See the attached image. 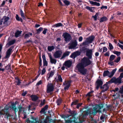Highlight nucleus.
Listing matches in <instances>:
<instances>
[{
	"label": "nucleus",
	"instance_id": "nucleus-32",
	"mask_svg": "<svg viewBox=\"0 0 123 123\" xmlns=\"http://www.w3.org/2000/svg\"><path fill=\"white\" fill-rule=\"evenodd\" d=\"M121 82V78H116L115 84H117V83L120 84Z\"/></svg>",
	"mask_w": 123,
	"mask_h": 123
},
{
	"label": "nucleus",
	"instance_id": "nucleus-62",
	"mask_svg": "<svg viewBox=\"0 0 123 123\" xmlns=\"http://www.w3.org/2000/svg\"><path fill=\"white\" fill-rule=\"evenodd\" d=\"M54 71H51L49 74V75L52 77L54 75Z\"/></svg>",
	"mask_w": 123,
	"mask_h": 123
},
{
	"label": "nucleus",
	"instance_id": "nucleus-35",
	"mask_svg": "<svg viewBox=\"0 0 123 123\" xmlns=\"http://www.w3.org/2000/svg\"><path fill=\"white\" fill-rule=\"evenodd\" d=\"M55 48V47L53 46H48V50L50 51H51L54 50Z\"/></svg>",
	"mask_w": 123,
	"mask_h": 123
},
{
	"label": "nucleus",
	"instance_id": "nucleus-20",
	"mask_svg": "<svg viewBox=\"0 0 123 123\" xmlns=\"http://www.w3.org/2000/svg\"><path fill=\"white\" fill-rule=\"evenodd\" d=\"M90 3L92 5H94L97 6H99L100 4L99 3H97L95 1H92L89 0Z\"/></svg>",
	"mask_w": 123,
	"mask_h": 123
},
{
	"label": "nucleus",
	"instance_id": "nucleus-18",
	"mask_svg": "<svg viewBox=\"0 0 123 123\" xmlns=\"http://www.w3.org/2000/svg\"><path fill=\"white\" fill-rule=\"evenodd\" d=\"M95 7H90L89 6H86L85 7V8L86 9L90 11L91 12H93L94 10V9L95 8Z\"/></svg>",
	"mask_w": 123,
	"mask_h": 123
},
{
	"label": "nucleus",
	"instance_id": "nucleus-59",
	"mask_svg": "<svg viewBox=\"0 0 123 123\" xmlns=\"http://www.w3.org/2000/svg\"><path fill=\"white\" fill-rule=\"evenodd\" d=\"M74 52L75 54L76 57L80 55V52L78 51H76Z\"/></svg>",
	"mask_w": 123,
	"mask_h": 123
},
{
	"label": "nucleus",
	"instance_id": "nucleus-7",
	"mask_svg": "<svg viewBox=\"0 0 123 123\" xmlns=\"http://www.w3.org/2000/svg\"><path fill=\"white\" fill-rule=\"evenodd\" d=\"M51 117L49 116H47L44 120L41 119L40 122L41 123H50L53 121L51 118Z\"/></svg>",
	"mask_w": 123,
	"mask_h": 123
},
{
	"label": "nucleus",
	"instance_id": "nucleus-6",
	"mask_svg": "<svg viewBox=\"0 0 123 123\" xmlns=\"http://www.w3.org/2000/svg\"><path fill=\"white\" fill-rule=\"evenodd\" d=\"M65 38V41L67 42L70 41L72 38L71 35L69 33L65 32L63 33L62 36Z\"/></svg>",
	"mask_w": 123,
	"mask_h": 123
},
{
	"label": "nucleus",
	"instance_id": "nucleus-56",
	"mask_svg": "<svg viewBox=\"0 0 123 123\" xmlns=\"http://www.w3.org/2000/svg\"><path fill=\"white\" fill-rule=\"evenodd\" d=\"M62 118L64 119L65 120L68 117L66 116L65 115H64L63 114H62L60 116Z\"/></svg>",
	"mask_w": 123,
	"mask_h": 123
},
{
	"label": "nucleus",
	"instance_id": "nucleus-24",
	"mask_svg": "<svg viewBox=\"0 0 123 123\" xmlns=\"http://www.w3.org/2000/svg\"><path fill=\"white\" fill-rule=\"evenodd\" d=\"M32 119H33L32 122L34 123H41L40 122V120H41V119H39L38 120H37V119L34 117H33L32 118Z\"/></svg>",
	"mask_w": 123,
	"mask_h": 123
},
{
	"label": "nucleus",
	"instance_id": "nucleus-25",
	"mask_svg": "<svg viewBox=\"0 0 123 123\" xmlns=\"http://www.w3.org/2000/svg\"><path fill=\"white\" fill-rule=\"evenodd\" d=\"M48 105H46L40 111V113H44L45 111L48 109Z\"/></svg>",
	"mask_w": 123,
	"mask_h": 123
},
{
	"label": "nucleus",
	"instance_id": "nucleus-8",
	"mask_svg": "<svg viewBox=\"0 0 123 123\" xmlns=\"http://www.w3.org/2000/svg\"><path fill=\"white\" fill-rule=\"evenodd\" d=\"M86 55L88 58L90 59H92L93 55L92 49H88V50L86 51Z\"/></svg>",
	"mask_w": 123,
	"mask_h": 123
},
{
	"label": "nucleus",
	"instance_id": "nucleus-34",
	"mask_svg": "<svg viewBox=\"0 0 123 123\" xmlns=\"http://www.w3.org/2000/svg\"><path fill=\"white\" fill-rule=\"evenodd\" d=\"M89 49L86 48V47H82L81 49V51L82 52H83V53H85L86 52V51L88 50Z\"/></svg>",
	"mask_w": 123,
	"mask_h": 123
},
{
	"label": "nucleus",
	"instance_id": "nucleus-9",
	"mask_svg": "<svg viewBox=\"0 0 123 123\" xmlns=\"http://www.w3.org/2000/svg\"><path fill=\"white\" fill-rule=\"evenodd\" d=\"M62 52L61 50H58L56 51L54 54V56L55 58H57L60 57L62 54Z\"/></svg>",
	"mask_w": 123,
	"mask_h": 123
},
{
	"label": "nucleus",
	"instance_id": "nucleus-55",
	"mask_svg": "<svg viewBox=\"0 0 123 123\" xmlns=\"http://www.w3.org/2000/svg\"><path fill=\"white\" fill-rule=\"evenodd\" d=\"M93 91H91L90 92H88L86 95V96H89L90 97L91 96V94L93 93Z\"/></svg>",
	"mask_w": 123,
	"mask_h": 123
},
{
	"label": "nucleus",
	"instance_id": "nucleus-17",
	"mask_svg": "<svg viewBox=\"0 0 123 123\" xmlns=\"http://www.w3.org/2000/svg\"><path fill=\"white\" fill-rule=\"evenodd\" d=\"M32 100L33 101H36L38 99V97L36 95H32L30 96Z\"/></svg>",
	"mask_w": 123,
	"mask_h": 123
},
{
	"label": "nucleus",
	"instance_id": "nucleus-48",
	"mask_svg": "<svg viewBox=\"0 0 123 123\" xmlns=\"http://www.w3.org/2000/svg\"><path fill=\"white\" fill-rule=\"evenodd\" d=\"M39 65L40 67H41L42 65V60L41 57V55H39Z\"/></svg>",
	"mask_w": 123,
	"mask_h": 123
},
{
	"label": "nucleus",
	"instance_id": "nucleus-26",
	"mask_svg": "<svg viewBox=\"0 0 123 123\" xmlns=\"http://www.w3.org/2000/svg\"><path fill=\"white\" fill-rule=\"evenodd\" d=\"M107 20L108 19L106 17L104 16L100 18L99 21L100 22L102 23L107 21Z\"/></svg>",
	"mask_w": 123,
	"mask_h": 123
},
{
	"label": "nucleus",
	"instance_id": "nucleus-60",
	"mask_svg": "<svg viewBox=\"0 0 123 123\" xmlns=\"http://www.w3.org/2000/svg\"><path fill=\"white\" fill-rule=\"evenodd\" d=\"M82 105V103H80L79 104H77L76 106V108L77 109H79L80 107V106Z\"/></svg>",
	"mask_w": 123,
	"mask_h": 123
},
{
	"label": "nucleus",
	"instance_id": "nucleus-37",
	"mask_svg": "<svg viewBox=\"0 0 123 123\" xmlns=\"http://www.w3.org/2000/svg\"><path fill=\"white\" fill-rule=\"evenodd\" d=\"M43 30V28L42 27H40L39 29L36 30L37 33V34H39L40 32Z\"/></svg>",
	"mask_w": 123,
	"mask_h": 123
},
{
	"label": "nucleus",
	"instance_id": "nucleus-53",
	"mask_svg": "<svg viewBox=\"0 0 123 123\" xmlns=\"http://www.w3.org/2000/svg\"><path fill=\"white\" fill-rule=\"evenodd\" d=\"M11 66V63H9L8 64V67H9V68H8V71L11 73L12 72V71L10 67Z\"/></svg>",
	"mask_w": 123,
	"mask_h": 123
},
{
	"label": "nucleus",
	"instance_id": "nucleus-40",
	"mask_svg": "<svg viewBox=\"0 0 123 123\" xmlns=\"http://www.w3.org/2000/svg\"><path fill=\"white\" fill-rule=\"evenodd\" d=\"M79 101V100H76L74 101L71 104V106H72L74 105H77Z\"/></svg>",
	"mask_w": 123,
	"mask_h": 123
},
{
	"label": "nucleus",
	"instance_id": "nucleus-36",
	"mask_svg": "<svg viewBox=\"0 0 123 123\" xmlns=\"http://www.w3.org/2000/svg\"><path fill=\"white\" fill-rule=\"evenodd\" d=\"M16 40L14 39L9 41L8 42V46L11 45L13 44L15 42Z\"/></svg>",
	"mask_w": 123,
	"mask_h": 123
},
{
	"label": "nucleus",
	"instance_id": "nucleus-28",
	"mask_svg": "<svg viewBox=\"0 0 123 123\" xmlns=\"http://www.w3.org/2000/svg\"><path fill=\"white\" fill-rule=\"evenodd\" d=\"M22 31H20L18 30L15 33V36L16 37H18L21 35Z\"/></svg>",
	"mask_w": 123,
	"mask_h": 123
},
{
	"label": "nucleus",
	"instance_id": "nucleus-13",
	"mask_svg": "<svg viewBox=\"0 0 123 123\" xmlns=\"http://www.w3.org/2000/svg\"><path fill=\"white\" fill-rule=\"evenodd\" d=\"M95 38V37L94 36L92 35L87 38L86 39L89 43L90 44L92 43Z\"/></svg>",
	"mask_w": 123,
	"mask_h": 123
},
{
	"label": "nucleus",
	"instance_id": "nucleus-41",
	"mask_svg": "<svg viewBox=\"0 0 123 123\" xmlns=\"http://www.w3.org/2000/svg\"><path fill=\"white\" fill-rule=\"evenodd\" d=\"M62 25H63L62 23H59L53 26H54L55 27H57L60 26H62Z\"/></svg>",
	"mask_w": 123,
	"mask_h": 123
},
{
	"label": "nucleus",
	"instance_id": "nucleus-22",
	"mask_svg": "<svg viewBox=\"0 0 123 123\" xmlns=\"http://www.w3.org/2000/svg\"><path fill=\"white\" fill-rule=\"evenodd\" d=\"M15 80H16L15 82L17 83L16 85L19 86L22 82L20 81L21 80L19 78L17 77H15Z\"/></svg>",
	"mask_w": 123,
	"mask_h": 123
},
{
	"label": "nucleus",
	"instance_id": "nucleus-58",
	"mask_svg": "<svg viewBox=\"0 0 123 123\" xmlns=\"http://www.w3.org/2000/svg\"><path fill=\"white\" fill-rule=\"evenodd\" d=\"M114 62H108V64L109 65H111V66H114Z\"/></svg>",
	"mask_w": 123,
	"mask_h": 123
},
{
	"label": "nucleus",
	"instance_id": "nucleus-4",
	"mask_svg": "<svg viewBox=\"0 0 123 123\" xmlns=\"http://www.w3.org/2000/svg\"><path fill=\"white\" fill-rule=\"evenodd\" d=\"M5 115V118L8 119V105H6L4 109L0 110V117L2 115Z\"/></svg>",
	"mask_w": 123,
	"mask_h": 123
},
{
	"label": "nucleus",
	"instance_id": "nucleus-19",
	"mask_svg": "<svg viewBox=\"0 0 123 123\" xmlns=\"http://www.w3.org/2000/svg\"><path fill=\"white\" fill-rule=\"evenodd\" d=\"M14 48V46H12L8 49V58L12 53V52L13 51L12 50Z\"/></svg>",
	"mask_w": 123,
	"mask_h": 123
},
{
	"label": "nucleus",
	"instance_id": "nucleus-23",
	"mask_svg": "<svg viewBox=\"0 0 123 123\" xmlns=\"http://www.w3.org/2000/svg\"><path fill=\"white\" fill-rule=\"evenodd\" d=\"M30 35L31 36H32V33L30 32H28V33L25 34L24 36V39H25L27 38H28L30 37Z\"/></svg>",
	"mask_w": 123,
	"mask_h": 123
},
{
	"label": "nucleus",
	"instance_id": "nucleus-52",
	"mask_svg": "<svg viewBox=\"0 0 123 123\" xmlns=\"http://www.w3.org/2000/svg\"><path fill=\"white\" fill-rule=\"evenodd\" d=\"M45 99H44L43 101H42L39 105V106L41 107L43 105H44L45 104Z\"/></svg>",
	"mask_w": 123,
	"mask_h": 123
},
{
	"label": "nucleus",
	"instance_id": "nucleus-10",
	"mask_svg": "<svg viewBox=\"0 0 123 123\" xmlns=\"http://www.w3.org/2000/svg\"><path fill=\"white\" fill-rule=\"evenodd\" d=\"M69 44L70 45L68 47L69 49H74L77 45V43L76 41H75L71 43H69Z\"/></svg>",
	"mask_w": 123,
	"mask_h": 123
},
{
	"label": "nucleus",
	"instance_id": "nucleus-47",
	"mask_svg": "<svg viewBox=\"0 0 123 123\" xmlns=\"http://www.w3.org/2000/svg\"><path fill=\"white\" fill-rule=\"evenodd\" d=\"M109 49L110 50L113 49L114 48V47L112 44L110 43H109Z\"/></svg>",
	"mask_w": 123,
	"mask_h": 123
},
{
	"label": "nucleus",
	"instance_id": "nucleus-29",
	"mask_svg": "<svg viewBox=\"0 0 123 123\" xmlns=\"http://www.w3.org/2000/svg\"><path fill=\"white\" fill-rule=\"evenodd\" d=\"M65 123H76V122L75 120H71V119L65 120Z\"/></svg>",
	"mask_w": 123,
	"mask_h": 123
},
{
	"label": "nucleus",
	"instance_id": "nucleus-16",
	"mask_svg": "<svg viewBox=\"0 0 123 123\" xmlns=\"http://www.w3.org/2000/svg\"><path fill=\"white\" fill-rule=\"evenodd\" d=\"M71 83V82L70 81H68L67 83H63V85H67L65 87H64V89L65 90H68L69 87L70 86V83Z\"/></svg>",
	"mask_w": 123,
	"mask_h": 123
},
{
	"label": "nucleus",
	"instance_id": "nucleus-45",
	"mask_svg": "<svg viewBox=\"0 0 123 123\" xmlns=\"http://www.w3.org/2000/svg\"><path fill=\"white\" fill-rule=\"evenodd\" d=\"M58 79L57 80H58L59 81L62 82V79L61 77V75H59L58 76Z\"/></svg>",
	"mask_w": 123,
	"mask_h": 123
},
{
	"label": "nucleus",
	"instance_id": "nucleus-63",
	"mask_svg": "<svg viewBox=\"0 0 123 123\" xmlns=\"http://www.w3.org/2000/svg\"><path fill=\"white\" fill-rule=\"evenodd\" d=\"M42 83V81L41 80H40L38 81L36 84V86H39V85L41 84Z\"/></svg>",
	"mask_w": 123,
	"mask_h": 123
},
{
	"label": "nucleus",
	"instance_id": "nucleus-27",
	"mask_svg": "<svg viewBox=\"0 0 123 123\" xmlns=\"http://www.w3.org/2000/svg\"><path fill=\"white\" fill-rule=\"evenodd\" d=\"M62 101V99L61 98H59L56 101V103L57 104V105H59L61 104Z\"/></svg>",
	"mask_w": 123,
	"mask_h": 123
},
{
	"label": "nucleus",
	"instance_id": "nucleus-2",
	"mask_svg": "<svg viewBox=\"0 0 123 123\" xmlns=\"http://www.w3.org/2000/svg\"><path fill=\"white\" fill-rule=\"evenodd\" d=\"M104 104H97L95 107L93 108L92 112L89 108L87 110L83 111V113L82 114V118L83 119H86L89 114L90 115H93L94 116L96 115L97 112H101V110L102 108L104 107Z\"/></svg>",
	"mask_w": 123,
	"mask_h": 123
},
{
	"label": "nucleus",
	"instance_id": "nucleus-31",
	"mask_svg": "<svg viewBox=\"0 0 123 123\" xmlns=\"http://www.w3.org/2000/svg\"><path fill=\"white\" fill-rule=\"evenodd\" d=\"M16 19L18 21H20L21 22H23V20L22 18H20L17 14L16 15Z\"/></svg>",
	"mask_w": 123,
	"mask_h": 123
},
{
	"label": "nucleus",
	"instance_id": "nucleus-54",
	"mask_svg": "<svg viewBox=\"0 0 123 123\" xmlns=\"http://www.w3.org/2000/svg\"><path fill=\"white\" fill-rule=\"evenodd\" d=\"M116 78L115 77H113L110 80H111V83H115Z\"/></svg>",
	"mask_w": 123,
	"mask_h": 123
},
{
	"label": "nucleus",
	"instance_id": "nucleus-5",
	"mask_svg": "<svg viewBox=\"0 0 123 123\" xmlns=\"http://www.w3.org/2000/svg\"><path fill=\"white\" fill-rule=\"evenodd\" d=\"M47 89L46 92L47 93H49L53 91L54 89V86L52 83H49L47 85Z\"/></svg>",
	"mask_w": 123,
	"mask_h": 123
},
{
	"label": "nucleus",
	"instance_id": "nucleus-12",
	"mask_svg": "<svg viewBox=\"0 0 123 123\" xmlns=\"http://www.w3.org/2000/svg\"><path fill=\"white\" fill-rule=\"evenodd\" d=\"M109 86L107 84H105L103 86H101L100 89H103L101 91L102 92H104L107 91L109 89Z\"/></svg>",
	"mask_w": 123,
	"mask_h": 123
},
{
	"label": "nucleus",
	"instance_id": "nucleus-43",
	"mask_svg": "<svg viewBox=\"0 0 123 123\" xmlns=\"http://www.w3.org/2000/svg\"><path fill=\"white\" fill-rule=\"evenodd\" d=\"M18 108L19 109L18 111L19 113L21 112L22 110H24V108L22 107L21 106H19Z\"/></svg>",
	"mask_w": 123,
	"mask_h": 123
},
{
	"label": "nucleus",
	"instance_id": "nucleus-39",
	"mask_svg": "<svg viewBox=\"0 0 123 123\" xmlns=\"http://www.w3.org/2000/svg\"><path fill=\"white\" fill-rule=\"evenodd\" d=\"M50 61L51 63L55 64L57 60L56 59L52 58L50 60Z\"/></svg>",
	"mask_w": 123,
	"mask_h": 123
},
{
	"label": "nucleus",
	"instance_id": "nucleus-14",
	"mask_svg": "<svg viewBox=\"0 0 123 123\" xmlns=\"http://www.w3.org/2000/svg\"><path fill=\"white\" fill-rule=\"evenodd\" d=\"M72 65V62L70 61H67L65 62L63 64V65L67 67L68 68H69Z\"/></svg>",
	"mask_w": 123,
	"mask_h": 123
},
{
	"label": "nucleus",
	"instance_id": "nucleus-1",
	"mask_svg": "<svg viewBox=\"0 0 123 123\" xmlns=\"http://www.w3.org/2000/svg\"><path fill=\"white\" fill-rule=\"evenodd\" d=\"M90 59L87 57H84L81 59V62L76 66L78 71L82 75H85L87 74L88 70L85 68L91 64L92 62Z\"/></svg>",
	"mask_w": 123,
	"mask_h": 123
},
{
	"label": "nucleus",
	"instance_id": "nucleus-33",
	"mask_svg": "<svg viewBox=\"0 0 123 123\" xmlns=\"http://www.w3.org/2000/svg\"><path fill=\"white\" fill-rule=\"evenodd\" d=\"M116 56L114 55H112L110 56L109 58V61L110 62H112L115 58Z\"/></svg>",
	"mask_w": 123,
	"mask_h": 123
},
{
	"label": "nucleus",
	"instance_id": "nucleus-61",
	"mask_svg": "<svg viewBox=\"0 0 123 123\" xmlns=\"http://www.w3.org/2000/svg\"><path fill=\"white\" fill-rule=\"evenodd\" d=\"M103 50L102 52L103 53H104L106 52L107 50V49L106 47H103Z\"/></svg>",
	"mask_w": 123,
	"mask_h": 123
},
{
	"label": "nucleus",
	"instance_id": "nucleus-44",
	"mask_svg": "<svg viewBox=\"0 0 123 123\" xmlns=\"http://www.w3.org/2000/svg\"><path fill=\"white\" fill-rule=\"evenodd\" d=\"M113 53L115 54L117 56H119L121 54V52H119L116 51H115L114 52H113Z\"/></svg>",
	"mask_w": 123,
	"mask_h": 123
},
{
	"label": "nucleus",
	"instance_id": "nucleus-15",
	"mask_svg": "<svg viewBox=\"0 0 123 123\" xmlns=\"http://www.w3.org/2000/svg\"><path fill=\"white\" fill-rule=\"evenodd\" d=\"M42 57L43 60V66H47L48 65V63L46 60V58L45 55L42 54Z\"/></svg>",
	"mask_w": 123,
	"mask_h": 123
},
{
	"label": "nucleus",
	"instance_id": "nucleus-51",
	"mask_svg": "<svg viewBox=\"0 0 123 123\" xmlns=\"http://www.w3.org/2000/svg\"><path fill=\"white\" fill-rule=\"evenodd\" d=\"M23 113L24 115V117L23 118L25 119L27 118V115L26 112L24 111H23Z\"/></svg>",
	"mask_w": 123,
	"mask_h": 123
},
{
	"label": "nucleus",
	"instance_id": "nucleus-30",
	"mask_svg": "<svg viewBox=\"0 0 123 123\" xmlns=\"http://www.w3.org/2000/svg\"><path fill=\"white\" fill-rule=\"evenodd\" d=\"M3 20H4L3 23L4 24L6 22H7L8 21V17H7L4 19H1L0 20V25H2V22Z\"/></svg>",
	"mask_w": 123,
	"mask_h": 123
},
{
	"label": "nucleus",
	"instance_id": "nucleus-50",
	"mask_svg": "<svg viewBox=\"0 0 123 123\" xmlns=\"http://www.w3.org/2000/svg\"><path fill=\"white\" fill-rule=\"evenodd\" d=\"M70 57L73 59L75 58L76 57V55L74 52L70 56Z\"/></svg>",
	"mask_w": 123,
	"mask_h": 123
},
{
	"label": "nucleus",
	"instance_id": "nucleus-46",
	"mask_svg": "<svg viewBox=\"0 0 123 123\" xmlns=\"http://www.w3.org/2000/svg\"><path fill=\"white\" fill-rule=\"evenodd\" d=\"M90 43L87 41V40L86 39V40L84 42L82 43V44L83 45L86 46L88 45Z\"/></svg>",
	"mask_w": 123,
	"mask_h": 123
},
{
	"label": "nucleus",
	"instance_id": "nucleus-42",
	"mask_svg": "<svg viewBox=\"0 0 123 123\" xmlns=\"http://www.w3.org/2000/svg\"><path fill=\"white\" fill-rule=\"evenodd\" d=\"M63 2L66 6H68L70 3V2L67 0H64L63 1Z\"/></svg>",
	"mask_w": 123,
	"mask_h": 123
},
{
	"label": "nucleus",
	"instance_id": "nucleus-49",
	"mask_svg": "<svg viewBox=\"0 0 123 123\" xmlns=\"http://www.w3.org/2000/svg\"><path fill=\"white\" fill-rule=\"evenodd\" d=\"M121 58L120 57H118L115 60L114 62L118 63L120 60Z\"/></svg>",
	"mask_w": 123,
	"mask_h": 123
},
{
	"label": "nucleus",
	"instance_id": "nucleus-38",
	"mask_svg": "<svg viewBox=\"0 0 123 123\" xmlns=\"http://www.w3.org/2000/svg\"><path fill=\"white\" fill-rule=\"evenodd\" d=\"M20 14L21 16L22 17L23 19H24L25 18V16L24 13L23 11L21 9H20Z\"/></svg>",
	"mask_w": 123,
	"mask_h": 123
},
{
	"label": "nucleus",
	"instance_id": "nucleus-3",
	"mask_svg": "<svg viewBox=\"0 0 123 123\" xmlns=\"http://www.w3.org/2000/svg\"><path fill=\"white\" fill-rule=\"evenodd\" d=\"M117 70V69L115 68L113 70L111 73L108 70L105 71L103 72V76L104 77L107 76L109 78H111L114 75Z\"/></svg>",
	"mask_w": 123,
	"mask_h": 123
},
{
	"label": "nucleus",
	"instance_id": "nucleus-11",
	"mask_svg": "<svg viewBox=\"0 0 123 123\" xmlns=\"http://www.w3.org/2000/svg\"><path fill=\"white\" fill-rule=\"evenodd\" d=\"M103 84V81L101 80L98 79L96 82V89H98L99 87L102 86Z\"/></svg>",
	"mask_w": 123,
	"mask_h": 123
},
{
	"label": "nucleus",
	"instance_id": "nucleus-21",
	"mask_svg": "<svg viewBox=\"0 0 123 123\" xmlns=\"http://www.w3.org/2000/svg\"><path fill=\"white\" fill-rule=\"evenodd\" d=\"M70 53V52L69 51H66V52L64 53L62 55V57L60 59L61 60L63 58H64L66 56H68L69 55Z\"/></svg>",
	"mask_w": 123,
	"mask_h": 123
},
{
	"label": "nucleus",
	"instance_id": "nucleus-57",
	"mask_svg": "<svg viewBox=\"0 0 123 123\" xmlns=\"http://www.w3.org/2000/svg\"><path fill=\"white\" fill-rule=\"evenodd\" d=\"M46 72V70L45 68H43L42 70L41 74L43 75Z\"/></svg>",
	"mask_w": 123,
	"mask_h": 123
},
{
	"label": "nucleus",
	"instance_id": "nucleus-64",
	"mask_svg": "<svg viewBox=\"0 0 123 123\" xmlns=\"http://www.w3.org/2000/svg\"><path fill=\"white\" fill-rule=\"evenodd\" d=\"M47 30H48L47 29L44 28V30L42 32L43 34L44 35H45L47 32Z\"/></svg>",
	"mask_w": 123,
	"mask_h": 123
}]
</instances>
